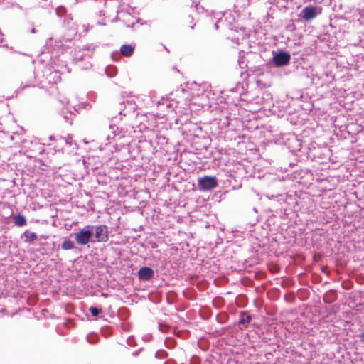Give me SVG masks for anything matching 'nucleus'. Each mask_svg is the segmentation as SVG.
<instances>
[{
    "mask_svg": "<svg viewBox=\"0 0 364 364\" xmlns=\"http://www.w3.org/2000/svg\"><path fill=\"white\" fill-rule=\"evenodd\" d=\"M92 228L90 225L85 226L80 229L77 232L75 233V238L78 245H85L90 242L93 243V234L92 232Z\"/></svg>",
    "mask_w": 364,
    "mask_h": 364,
    "instance_id": "1",
    "label": "nucleus"
},
{
    "mask_svg": "<svg viewBox=\"0 0 364 364\" xmlns=\"http://www.w3.org/2000/svg\"><path fill=\"white\" fill-rule=\"evenodd\" d=\"M129 112L127 110V107H125L124 109L119 111V114L124 116H126Z\"/></svg>",
    "mask_w": 364,
    "mask_h": 364,
    "instance_id": "22",
    "label": "nucleus"
},
{
    "mask_svg": "<svg viewBox=\"0 0 364 364\" xmlns=\"http://www.w3.org/2000/svg\"><path fill=\"white\" fill-rule=\"evenodd\" d=\"M14 224L16 226L22 227L26 225V219L23 215H17L14 217Z\"/></svg>",
    "mask_w": 364,
    "mask_h": 364,
    "instance_id": "11",
    "label": "nucleus"
},
{
    "mask_svg": "<svg viewBox=\"0 0 364 364\" xmlns=\"http://www.w3.org/2000/svg\"><path fill=\"white\" fill-rule=\"evenodd\" d=\"M137 355H138V353H137V352L133 353V355H134V356H136Z\"/></svg>",
    "mask_w": 364,
    "mask_h": 364,
    "instance_id": "26",
    "label": "nucleus"
},
{
    "mask_svg": "<svg viewBox=\"0 0 364 364\" xmlns=\"http://www.w3.org/2000/svg\"><path fill=\"white\" fill-rule=\"evenodd\" d=\"M290 60V54L285 51L279 50L277 53L273 52L272 62L277 67H282L288 65Z\"/></svg>",
    "mask_w": 364,
    "mask_h": 364,
    "instance_id": "4",
    "label": "nucleus"
},
{
    "mask_svg": "<svg viewBox=\"0 0 364 364\" xmlns=\"http://www.w3.org/2000/svg\"><path fill=\"white\" fill-rule=\"evenodd\" d=\"M49 139H50V140H53V139H54V136H50Z\"/></svg>",
    "mask_w": 364,
    "mask_h": 364,
    "instance_id": "27",
    "label": "nucleus"
},
{
    "mask_svg": "<svg viewBox=\"0 0 364 364\" xmlns=\"http://www.w3.org/2000/svg\"><path fill=\"white\" fill-rule=\"evenodd\" d=\"M89 310L93 316H98L102 311V309H98L95 306H91Z\"/></svg>",
    "mask_w": 364,
    "mask_h": 364,
    "instance_id": "15",
    "label": "nucleus"
},
{
    "mask_svg": "<svg viewBox=\"0 0 364 364\" xmlns=\"http://www.w3.org/2000/svg\"><path fill=\"white\" fill-rule=\"evenodd\" d=\"M159 328L161 332H166L169 328V326L166 324L159 323Z\"/></svg>",
    "mask_w": 364,
    "mask_h": 364,
    "instance_id": "18",
    "label": "nucleus"
},
{
    "mask_svg": "<svg viewBox=\"0 0 364 364\" xmlns=\"http://www.w3.org/2000/svg\"><path fill=\"white\" fill-rule=\"evenodd\" d=\"M59 140L61 141V142H64L65 144H66L67 145H68L69 146H72L73 145H74L75 146H77L76 143H74L72 140V139L70 137H63V136H60L59 138Z\"/></svg>",
    "mask_w": 364,
    "mask_h": 364,
    "instance_id": "13",
    "label": "nucleus"
},
{
    "mask_svg": "<svg viewBox=\"0 0 364 364\" xmlns=\"http://www.w3.org/2000/svg\"><path fill=\"white\" fill-rule=\"evenodd\" d=\"M155 357L158 359H164L168 357V353L164 350H159L156 352Z\"/></svg>",
    "mask_w": 364,
    "mask_h": 364,
    "instance_id": "14",
    "label": "nucleus"
},
{
    "mask_svg": "<svg viewBox=\"0 0 364 364\" xmlns=\"http://www.w3.org/2000/svg\"><path fill=\"white\" fill-rule=\"evenodd\" d=\"M23 235L25 237V242L31 243L38 239V236L35 232H30L29 230H26L23 232Z\"/></svg>",
    "mask_w": 364,
    "mask_h": 364,
    "instance_id": "10",
    "label": "nucleus"
},
{
    "mask_svg": "<svg viewBox=\"0 0 364 364\" xmlns=\"http://www.w3.org/2000/svg\"><path fill=\"white\" fill-rule=\"evenodd\" d=\"M336 299V294L334 291L331 290L326 293L323 296V301L326 304L333 302Z\"/></svg>",
    "mask_w": 364,
    "mask_h": 364,
    "instance_id": "9",
    "label": "nucleus"
},
{
    "mask_svg": "<svg viewBox=\"0 0 364 364\" xmlns=\"http://www.w3.org/2000/svg\"><path fill=\"white\" fill-rule=\"evenodd\" d=\"M154 275V270L149 267H143L138 272V277L141 281H149Z\"/></svg>",
    "mask_w": 364,
    "mask_h": 364,
    "instance_id": "6",
    "label": "nucleus"
},
{
    "mask_svg": "<svg viewBox=\"0 0 364 364\" xmlns=\"http://www.w3.org/2000/svg\"><path fill=\"white\" fill-rule=\"evenodd\" d=\"M215 28H218V25H217V23H215Z\"/></svg>",
    "mask_w": 364,
    "mask_h": 364,
    "instance_id": "29",
    "label": "nucleus"
},
{
    "mask_svg": "<svg viewBox=\"0 0 364 364\" xmlns=\"http://www.w3.org/2000/svg\"><path fill=\"white\" fill-rule=\"evenodd\" d=\"M63 114H64V112H63ZM71 115H72L71 112L65 113V114L63 115V117L66 122H69V119H70L69 116H71Z\"/></svg>",
    "mask_w": 364,
    "mask_h": 364,
    "instance_id": "19",
    "label": "nucleus"
},
{
    "mask_svg": "<svg viewBox=\"0 0 364 364\" xmlns=\"http://www.w3.org/2000/svg\"><path fill=\"white\" fill-rule=\"evenodd\" d=\"M93 235V243L105 242L109 240L108 228L105 225H91Z\"/></svg>",
    "mask_w": 364,
    "mask_h": 364,
    "instance_id": "2",
    "label": "nucleus"
},
{
    "mask_svg": "<svg viewBox=\"0 0 364 364\" xmlns=\"http://www.w3.org/2000/svg\"><path fill=\"white\" fill-rule=\"evenodd\" d=\"M55 11L58 16H61L65 13V9L63 6H59L56 9Z\"/></svg>",
    "mask_w": 364,
    "mask_h": 364,
    "instance_id": "17",
    "label": "nucleus"
},
{
    "mask_svg": "<svg viewBox=\"0 0 364 364\" xmlns=\"http://www.w3.org/2000/svg\"><path fill=\"white\" fill-rule=\"evenodd\" d=\"M120 51L124 56L129 57L134 53V47L131 45H123L121 47Z\"/></svg>",
    "mask_w": 364,
    "mask_h": 364,
    "instance_id": "8",
    "label": "nucleus"
},
{
    "mask_svg": "<svg viewBox=\"0 0 364 364\" xmlns=\"http://www.w3.org/2000/svg\"><path fill=\"white\" fill-rule=\"evenodd\" d=\"M359 337L360 338V341H364V332L363 333H361Z\"/></svg>",
    "mask_w": 364,
    "mask_h": 364,
    "instance_id": "25",
    "label": "nucleus"
},
{
    "mask_svg": "<svg viewBox=\"0 0 364 364\" xmlns=\"http://www.w3.org/2000/svg\"><path fill=\"white\" fill-rule=\"evenodd\" d=\"M198 185L200 190L208 191L218 186V180L215 176H204L198 178Z\"/></svg>",
    "mask_w": 364,
    "mask_h": 364,
    "instance_id": "5",
    "label": "nucleus"
},
{
    "mask_svg": "<svg viewBox=\"0 0 364 364\" xmlns=\"http://www.w3.org/2000/svg\"><path fill=\"white\" fill-rule=\"evenodd\" d=\"M75 58L77 60H82L84 59V56L82 55H79L78 53H75Z\"/></svg>",
    "mask_w": 364,
    "mask_h": 364,
    "instance_id": "21",
    "label": "nucleus"
},
{
    "mask_svg": "<svg viewBox=\"0 0 364 364\" xmlns=\"http://www.w3.org/2000/svg\"><path fill=\"white\" fill-rule=\"evenodd\" d=\"M127 104L130 107V109L134 110L135 109V105L132 101H127Z\"/></svg>",
    "mask_w": 364,
    "mask_h": 364,
    "instance_id": "20",
    "label": "nucleus"
},
{
    "mask_svg": "<svg viewBox=\"0 0 364 364\" xmlns=\"http://www.w3.org/2000/svg\"><path fill=\"white\" fill-rule=\"evenodd\" d=\"M62 249L65 250H72L75 247V244L70 240H65L61 245Z\"/></svg>",
    "mask_w": 364,
    "mask_h": 364,
    "instance_id": "12",
    "label": "nucleus"
},
{
    "mask_svg": "<svg viewBox=\"0 0 364 364\" xmlns=\"http://www.w3.org/2000/svg\"><path fill=\"white\" fill-rule=\"evenodd\" d=\"M237 62L240 68L244 69L247 67V63L244 60L243 56H240Z\"/></svg>",
    "mask_w": 364,
    "mask_h": 364,
    "instance_id": "16",
    "label": "nucleus"
},
{
    "mask_svg": "<svg viewBox=\"0 0 364 364\" xmlns=\"http://www.w3.org/2000/svg\"><path fill=\"white\" fill-rule=\"evenodd\" d=\"M32 33H36V29L35 28H33L32 31H31Z\"/></svg>",
    "mask_w": 364,
    "mask_h": 364,
    "instance_id": "28",
    "label": "nucleus"
},
{
    "mask_svg": "<svg viewBox=\"0 0 364 364\" xmlns=\"http://www.w3.org/2000/svg\"><path fill=\"white\" fill-rule=\"evenodd\" d=\"M252 319V316L249 314L247 311H241L239 314L238 324L242 325L244 328H246Z\"/></svg>",
    "mask_w": 364,
    "mask_h": 364,
    "instance_id": "7",
    "label": "nucleus"
},
{
    "mask_svg": "<svg viewBox=\"0 0 364 364\" xmlns=\"http://www.w3.org/2000/svg\"><path fill=\"white\" fill-rule=\"evenodd\" d=\"M280 196V194H277V195H276V196H274V195H271V196H270V195H269V194H267V195H266V196H267L269 199L277 197V196Z\"/></svg>",
    "mask_w": 364,
    "mask_h": 364,
    "instance_id": "23",
    "label": "nucleus"
},
{
    "mask_svg": "<svg viewBox=\"0 0 364 364\" xmlns=\"http://www.w3.org/2000/svg\"><path fill=\"white\" fill-rule=\"evenodd\" d=\"M175 361L173 360H168L164 364H175Z\"/></svg>",
    "mask_w": 364,
    "mask_h": 364,
    "instance_id": "24",
    "label": "nucleus"
},
{
    "mask_svg": "<svg viewBox=\"0 0 364 364\" xmlns=\"http://www.w3.org/2000/svg\"><path fill=\"white\" fill-rule=\"evenodd\" d=\"M321 13V8L308 5L302 9L299 16L306 21H309L315 18Z\"/></svg>",
    "mask_w": 364,
    "mask_h": 364,
    "instance_id": "3",
    "label": "nucleus"
}]
</instances>
